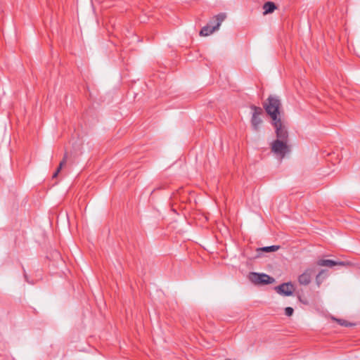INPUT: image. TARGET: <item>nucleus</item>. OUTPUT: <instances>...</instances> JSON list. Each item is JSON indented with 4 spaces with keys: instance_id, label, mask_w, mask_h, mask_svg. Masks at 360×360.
Returning a JSON list of instances; mask_svg holds the SVG:
<instances>
[{
    "instance_id": "obj_1",
    "label": "nucleus",
    "mask_w": 360,
    "mask_h": 360,
    "mask_svg": "<svg viewBox=\"0 0 360 360\" xmlns=\"http://www.w3.org/2000/svg\"><path fill=\"white\" fill-rule=\"evenodd\" d=\"M280 106V100L277 97L271 96L268 98L266 103L264 104L265 110L273 122L281 120L278 117Z\"/></svg>"
},
{
    "instance_id": "obj_2",
    "label": "nucleus",
    "mask_w": 360,
    "mask_h": 360,
    "mask_svg": "<svg viewBox=\"0 0 360 360\" xmlns=\"http://www.w3.org/2000/svg\"><path fill=\"white\" fill-rule=\"evenodd\" d=\"M289 141L274 140L271 144V149L272 153L276 155L279 159L284 158L286 154L290 151V148L288 144Z\"/></svg>"
},
{
    "instance_id": "obj_3",
    "label": "nucleus",
    "mask_w": 360,
    "mask_h": 360,
    "mask_svg": "<svg viewBox=\"0 0 360 360\" xmlns=\"http://www.w3.org/2000/svg\"><path fill=\"white\" fill-rule=\"evenodd\" d=\"M226 15L224 13H220L214 16V20L216 22V25H213L212 27L210 25L204 26L200 32V35L207 37L212 34L214 32L218 30L222 22L226 19Z\"/></svg>"
},
{
    "instance_id": "obj_4",
    "label": "nucleus",
    "mask_w": 360,
    "mask_h": 360,
    "mask_svg": "<svg viewBox=\"0 0 360 360\" xmlns=\"http://www.w3.org/2000/svg\"><path fill=\"white\" fill-rule=\"evenodd\" d=\"M249 279L255 284H271L274 282V278L265 274L252 272L249 274Z\"/></svg>"
},
{
    "instance_id": "obj_5",
    "label": "nucleus",
    "mask_w": 360,
    "mask_h": 360,
    "mask_svg": "<svg viewBox=\"0 0 360 360\" xmlns=\"http://www.w3.org/2000/svg\"><path fill=\"white\" fill-rule=\"evenodd\" d=\"M252 115L251 118V124L254 131H259V126L262 123L261 115L263 114V110L260 107L255 105L251 106Z\"/></svg>"
},
{
    "instance_id": "obj_6",
    "label": "nucleus",
    "mask_w": 360,
    "mask_h": 360,
    "mask_svg": "<svg viewBox=\"0 0 360 360\" xmlns=\"http://www.w3.org/2000/svg\"><path fill=\"white\" fill-rule=\"evenodd\" d=\"M273 125L274 126L276 139L281 141H289L288 139V132L285 125L283 124L281 120L273 122Z\"/></svg>"
},
{
    "instance_id": "obj_7",
    "label": "nucleus",
    "mask_w": 360,
    "mask_h": 360,
    "mask_svg": "<svg viewBox=\"0 0 360 360\" xmlns=\"http://www.w3.org/2000/svg\"><path fill=\"white\" fill-rule=\"evenodd\" d=\"M276 292L283 296H290L295 290L294 285L291 282L283 283L275 287Z\"/></svg>"
},
{
    "instance_id": "obj_8",
    "label": "nucleus",
    "mask_w": 360,
    "mask_h": 360,
    "mask_svg": "<svg viewBox=\"0 0 360 360\" xmlns=\"http://www.w3.org/2000/svg\"><path fill=\"white\" fill-rule=\"evenodd\" d=\"M315 274V269L309 268L306 269L301 275L298 277V282L300 285H307L310 283L312 277Z\"/></svg>"
},
{
    "instance_id": "obj_9",
    "label": "nucleus",
    "mask_w": 360,
    "mask_h": 360,
    "mask_svg": "<svg viewBox=\"0 0 360 360\" xmlns=\"http://www.w3.org/2000/svg\"><path fill=\"white\" fill-rule=\"evenodd\" d=\"M317 264L321 266L332 267L335 265L345 266V262H337L332 259H320L317 262Z\"/></svg>"
},
{
    "instance_id": "obj_10",
    "label": "nucleus",
    "mask_w": 360,
    "mask_h": 360,
    "mask_svg": "<svg viewBox=\"0 0 360 360\" xmlns=\"http://www.w3.org/2000/svg\"><path fill=\"white\" fill-rule=\"evenodd\" d=\"M276 9V6L274 2L267 1L263 5V14L267 15L273 13Z\"/></svg>"
},
{
    "instance_id": "obj_11",
    "label": "nucleus",
    "mask_w": 360,
    "mask_h": 360,
    "mask_svg": "<svg viewBox=\"0 0 360 360\" xmlns=\"http://www.w3.org/2000/svg\"><path fill=\"white\" fill-rule=\"evenodd\" d=\"M327 276V272L326 270H321L316 276V283L318 286L321 285L323 281Z\"/></svg>"
},
{
    "instance_id": "obj_12",
    "label": "nucleus",
    "mask_w": 360,
    "mask_h": 360,
    "mask_svg": "<svg viewBox=\"0 0 360 360\" xmlns=\"http://www.w3.org/2000/svg\"><path fill=\"white\" fill-rule=\"evenodd\" d=\"M67 158H68V155H67V153H65L63 160L60 162L59 166L57 168L56 171L53 173V178L57 177L58 173L60 172L63 167L65 165Z\"/></svg>"
},
{
    "instance_id": "obj_13",
    "label": "nucleus",
    "mask_w": 360,
    "mask_h": 360,
    "mask_svg": "<svg viewBox=\"0 0 360 360\" xmlns=\"http://www.w3.org/2000/svg\"><path fill=\"white\" fill-rule=\"evenodd\" d=\"M280 248L278 245H271L262 248L260 250L263 252H270L277 251Z\"/></svg>"
},
{
    "instance_id": "obj_14",
    "label": "nucleus",
    "mask_w": 360,
    "mask_h": 360,
    "mask_svg": "<svg viewBox=\"0 0 360 360\" xmlns=\"http://www.w3.org/2000/svg\"><path fill=\"white\" fill-rule=\"evenodd\" d=\"M340 326H352L351 323H348L347 321L345 320H343V319H334Z\"/></svg>"
},
{
    "instance_id": "obj_15",
    "label": "nucleus",
    "mask_w": 360,
    "mask_h": 360,
    "mask_svg": "<svg viewBox=\"0 0 360 360\" xmlns=\"http://www.w3.org/2000/svg\"><path fill=\"white\" fill-rule=\"evenodd\" d=\"M293 311H294V309L290 307H288L285 309V314L288 316H292L293 314Z\"/></svg>"
},
{
    "instance_id": "obj_16",
    "label": "nucleus",
    "mask_w": 360,
    "mask_h": 360,
    "mask_svg": "<svg viewBox=\"0 0 360 360\" xmlns=\"http://www.w3.org/2000/svg\"><path fill=\"white\" fill-rule=\"evenodd\" d=\"M207 25H211V27L216 25V22H214V17L210 20L209 23Z\"/></svg>"
},
{
    "instance_id": "obj_17",
    "label": "nucleus",
    "mask_w": 360,
    "mask_h": 360,
    "mask_svg": "<svg viewBox=\"0 0 360 360\" xmlns=\"http://www.w3.org/2000/svg\"><path fill=\"white\" fill-rule=\"evenodd\" d=\"M299 300L301 302L304 303V304H308V301L307 300H302L300 296L299 297Z\"/></svg>"
}]
</instances>
